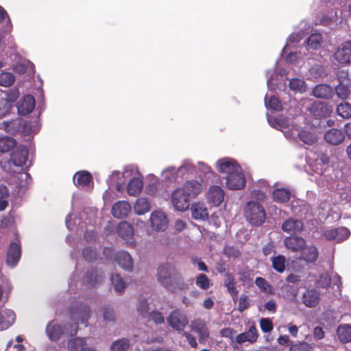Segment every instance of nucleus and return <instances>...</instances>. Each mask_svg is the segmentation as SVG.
Listing matches in <instances>:
<instances>
[{"mask_svg":"<svg viewBox=\"0 0 351 351\" xmlns=\"http://www.w3.org/2000/svg\"><path fill=\"white\" fill-rule=\"evenodd\" d=\"M130 345L129 339L123 338L114 341L110 348L114 351H126L129 348Z\"/></svg>","mask_w":351,"mask_h":351,"instance_id":"nucleus-42","label":"nucleus"},{"mask_svg":"<svg viewBox=\"0 0 351 351\" xmlns=\"http://www.w3.org/2000/svg\"><path fill=\"white\" fill-rule=\"evenodd\" d=\"M313 95L317 98L330 99L333 95V90L330 86L322 84L313 88Z\"/></svg>","mask_w":351,"mask_h":351,"instance_id":"nucleus-26","label":"nucleus"},{"mask_svg":"<svg viewBox=\"0 0 351 351\" xmlns=\"http://www.w3.org/2000/svg\"><path fill=\"white\" fill-rule=\"evenodd\" d=\"M16 141L10 136L0 138V152L7 153L16 147Z\"/></svg>","mask_w":351,"mask_h":351,"instance_id":"nucleus-31","label":"nucleus"},{"mask_svg":"<svg viewBox=\"0 0 351 351\" xmlns=\"http://www.w3.org/2000/svg\"><path fill=\"white\" fill-rule=\"evenodd\" d=\"M86 345V339L75 337L69 340L67 346L70 351H81L84 349Z\"/></svg>","mask_w":351,"mask_h":351,"instance_id":"nucleus-34","label":"nucleus"},{"mask_svg":"<svg viewBox=\"0 0 351 351\" xmlns=\"http://www.w3.org/2000/svg\"><path fill=\"white\" fill-rule=\"evenodd\" d=\"M111 283L117 293H123L125 289V282L119 274L111 276Z\"/></svg>","mask_w":351,"mask_h":351,"instance_id":"nucleus-37","label":"nucleus"},{"mask_svg":"<svg viewBox=\"0 0 351 351\" xmlns=\"http://www.w3.org/2000/svg\"><path fill=\"white\" fill-rule=\"evenodd\" d=\"M69 314L73 321L80 320L87 326L88 320L92 313L90 307L82 303H75L68 308Z\"/></svg>","mask_w":351,"mask_h":351,"instance_id":"nucleus-4","label":"nucleus"},{"mask_svg":"<svg viewBox=\"0 0 351 351\" xmlns=\"http://www.w3.org/2000/svg\"><path fill=\"white\" fill-rule=\"evenodd\" d=\"M316 284L319 288L328 289L331 284V278L326 273L322 274L317 280Z\"/></svg>","mask_w":351,"mask_h":351,"instance_id":"nucleus-48","label":"nucleus"},{"mask_svg":"<svg viewBox=\"0 0 351 351\" xmlns=\"http://www.w3.org/2000/svg\"><path fill=\"white\" fill-rule=\"evenodd\" d=\"M134 209L138 215H143L149 212L150 210V205L147 198H138L135 202Z\"/></svg>","mask_w":351,"mask_h":351,"instance_id":"nucleus-33","label":"nucleus"},{"mask_svg":"<svg viewBox=\"0 0 351 351\" xmlns=\"http://www.w3.org/2000/svg\"><path fill=\"white\" fill-rule=\"evenodd\" d=\"M223 190L219 186H212L209 188L208 199L214 206H218L223 200Z\"/></svg>","mask_w":351,"mask_h":351,"instance_id":"nucleus-21","label":"nucleus"},{"mask_svg":"<svg viewBox=\"0 0 351 351\" xmlns=\"http://www.w3.org/2000/svg\"><path fill=\"white\" fill-rule=\"evenodd\" d=\"M0 129L3 130L7 133L14 134L20 131L21 122L17 120L4 121L1 123Z\"/></svg>","mask_w":351,"mask_h":351,"instance_id":"nucleus-29","label":"nucleus"},{"mask_svg":"<svg viewBox=\"0 0 351 351\" xmlns=\"http://www.w3.org/2000/svg\"><path fill=\"white\" fill-rule=\"evenodd\" d=\"M21 256V246L20 243L12 242L8 249L6 263L10 267H15L19 263Z\"/></svg>","mask_w":351,"mask_h":351,"instance_id":"nucleus-11","label":"nucleus"},{"mask_svg":"<svg viewBox=\"0 0 351 351\" xmlns=\"http://www.w3.org/2000/svg\"><path fill=\"white\" fill-rule=\"evenodd\" d=\"M281 228L290 234H297L303 230L304 223L301 220L289 218L282 223Z\"/></svg>","mask_w":351,"mask_h":351,"instance_id":"nucleus-15","label":"nucleus"},{"mask_svg":"<svg viewBox=\"0 0 351 351\" xmlns=\"http://www.w3.org/2000/svg\"><path fill=\"white\" fill-rule=\"evenodd\" d=\"M289 87L291 90L303 92L306 90L305 82L299 78H293L289 81Z\"/></svg>","mask_w":351,"mask_h":351,"instance_id":"nucleus-47","label":"nucleus"},{"mask_svg":"<svg viewBox=\"0 0 351 351\" xmlns=\"http://www.w3.org/2000/svg\"><path fill=\"white\" fill-rule=\"evenodd\" d=\"M322 43V36L319 33L312 34L307 40V45L313 49H318Z\"/></svg>","mask_w":351,"mask_h":351,"instance_id":"nucleus-40","label":"nucleus"},{"mask_svg":"<svg viewBox=\"0 0 351 351\" xmlns=\"http://www.w3.org/2000/svg\"><path fill=\"white\" fill-rule=\"evenodd\" d=\"M302 300L306 306L315 307L319 302L320 293L315 289H308L304 292Z\"/></svg>","mask_w":351,"mask_h":351,"instance_id":"nucleus-16","label":"nucleus"},{"mask_svg":"<svg viewBox=\"0 0 351 351\" xmlns=\"http://www.w3.org/2000/svg\"><path fill=\"white\" fill-rule=\"evenodd\" d=\"M337 241L341 242L346 239H348L350 234V232L348 228L346 227H339L337 228Z\"/></svg>","mask_w":351,"mask_h":351,"instance_id":"nucleus-52","label":"nucleus"},{"mask_svg":"<svg viewBox=\"0 0 351 351\" xmlns=\"http://www.w3.org/2000/svg\"><path fill=\"white\" fill-rule=\"evenodd\" d=\"M151 225L156 230H165L167 226V219L161 211H154L150 217Z\"/></svg>","mask_w":351,"mask_h":351,"instance_id":"nucleus-19","label":"nucleus"},{"mask_svg":"<svg viewBox=\"0 0 351 351\" xmlns=\"http://www.w3.org/2000/svg\"><path fill=\"white\" fill-rule=\"evenodd\" d=\"M167 322L174 330L182 332L187 326L189 321L186 315L179 309L173 311L167 318Z\"/></svg>","mask_w":351,"mask_h":351,"instance_id":"nucleus-5","label":"nucleus"},{"mask_svg":"<svg viewBox=\"0 0 351 351\" xmlns=\"http://www.w3.org/2000/svg\"><path fill=\"white\" fill-rule=\"evenodd\" d=\"M256 285L261 289V291L273 294V291L271 285L268 282L262 277H257L255 280Z\"/></svg>","mask_w":351,"mask_h":351,"instance_id":"nucleus-44","label":"nucleus"},{"mask_svg":"<svg viewBox=\"0 0 351 351\" xmlns=\"http://www.w3.org/2000/svg\"><path fill=\"white\" fill-rule=\"evenodd\" d=\"M149 316L157 324L164 323L165 322V319L160 312L152 311L149 314Z\"/></svg>","mask_w":351,"mask_h":351,"instance_id":"nucleus-59","label":"nucleus"},{"mask_svg":"<svg viewBox=\"0 0 351 351\" xmlns=\"http://www.w3.org/2000/svg\"><path fill=\"white\" fill-rule=\"evenodd\" d=\"M236 333V331L232 328H224L220 330V335L226 338H229L231 340L233 339V336Z\"/></svg>","mask_w":351,"mask_h":351,"instance_id":"nucleus-60","label":"nucleus"},{"mask_svg":"<svg viewBox=\"0 0 351 351\" xmlns=\"http://www.w3.org/2000/svg\"><path fill=\"white\" fill-rule=\"evenodd\" d=\"M251 196L252 198L258 201V202H264L266 199V194L264 191L260 189H254L251 192Z\"/></svg>","mask_w":351,"mask_h":351,"instance_id":"nucleus-57","label":"nucleus"},{"mask_svg":"<svg viewBox=\"0 0 351 351\" xmlns=\"http://www.w3.org/2000/svg\"><path fill=\"white\" fill-rule=\"evenodd\" d=\"M337 335L339 339L343 343L351 341V326L343 325L338 327Z\"/></svg>","mask_w":351,"mask_h":351,"instance_id":"nucleus-32","label":"nucleus"},{"mask_svg":"<svg viewBox=\"0 0 351 351\" xmlns=\"http://www.w3.org/2000/svg\"><path fill=\"white\" fill-rule=\"evenodd\" d=\"M18 113L27 115L31 113L35 107V99L32 95H27L19 100L17 105Z\"/></svg>","mask_w":351,"mask_h":351,"instance_id":"nucleus-12","label":"nucleus"},{"mask_svg":"<svg viewBox=\"0 0 351 351\" xmlns=\"http://www.w3.org/2000/svg\"><path fill=\"white\" fill-rule=\"evenodd\" d=\"M334 56L341 64L351 63V41L343 43L335 51Z\"/></svg>","mask_w":351,"mask_h":351,"instance_id":"nucleus-10","label":"nucleus"},{"mask_svg":"<svg viewBox=\"0 0 351 351\" xmlns=\"http://www.w3.org/2000/svg\"><path fill=\"white\" fill-rule=\"evenodd\" d=\"M115 261L121 268L125 270L131 271L133 267L132 258L125 251L117 252L115 255Z\"/></svg>","mask_w":351,"mask_h":351,"instance_id":"nucleus-23","label":"nucleus"},{"mask_svg":"<svg viewBox=\"0 0 351 351\" xmlns=\"http://www.w3.org/2000/svg\"><path fill=\"white\" fill-rule=\"evenodd\" d=\"M337 113L343 119L351 117V105L348 102H341L337 107Z\"/></svg>","mask_w":351,"mask_h":351,"instance_id":"nucleus-38","label":"nucleus"},{"mask_svg":"<svg viewBox=\"0 0 351 351\" xmlns=\"http://www.w3.org/2000/svg\"><path fill=\"white\" fill-rule=\"evenodd\" d=\"M238 300V311L241 313L249 308L251 306V300L247 295L242 294Z\"/></svg>","mask_w":351,"mask_h":351,"instance_id":"nucleus-45","label":"nucleus"},{"mask_svg":"<svg viewBox=\"0 0 351 351\" xmlns=\"http://www.w3.org/2000/svg\"><path fill=\"white\" fill-rule=\"evenodd\" d=\"M143 186V180L141 178H133L128 184L127 191L130 196H136L142 191Z\"/></svg>","mask_w":351,"mask_h":351,"instance_id":"nucleus-27","label":"nucleus"},{"mask_svg":"<svg viewBox=\"0 0 351 351\" xmlns=\"http://www.w3.org/2000/svg\"><path fill=\"white\" fill-rule=\"evenodd\" d=\"M306 243V240L298 236H289L284 239L285 246L293 252H300Z\"/></svg>","mask_w":351,"mask_h":351,"instance_id":"nucleus-13","label":"nucleus"},{"mask_svg":"<svg viewBox=\"0 0 351 351\" xmlns=\"http://www.w3.org/2000/svg\"><path fill=\"white\" fill-rule=\"evenodd\" d=\"M319 256L317 248L314 245H306L300 251V259L307 263H315Z\"/></svg>","mask_w":351,"mask_h":351,"instance_id":"nucleus-18","label":"nucleus"},{"mask_svg":"<svg viewBox=\"0 0 351 351\" xmlns=\"http://www.w3.org/2000/svg\"><path fill=\"white\" fill-rule=\"evenodd\" d=\"M324 138L327 143L337 145L344 141L345 135L341 130L332 128L325 133Z\"/></svg>","mask_w":351,"mask_h":351,"instance_id":"nucleus-22","label":"nucleus"},{"mask_svg":"<svg viewBox=\"0 0 351 351\" xmlns=\"http://www.w3.org/2000/svg\"><path fill=\"white\" fill-rule=\"evenodd\" d=\"M246 220L254 226H261L266 219V212L263 205L256 201H249L244 207Z\"/></svg>","mask_w":351,"mask_h":351,"instance_id":"nucleus-2","label":"nucleus"},{"mask_svg":"<svg viewBox=\"0 0 351 351\" xmlns=\"http://www.w3.org/2000/svg\"><path fill=\"white\" fill-rule=\"evenodd\" d=\"M183 190L184 193L191 199L195 197L202 190V185L197 180H191L186 181L182 187L180 188Z\"/></svg>","mask_w":351,"mask_h":351,"instance_id":"nucleus-17","label":"nucleus"},{"mask_svg":"<svg viewBox=\"0 0 351 351\" xmlns=\"http://www.w3.org/2000/svg\"><path fill=\"white\" fill-rule=\"evenodd\" d=\"M12 105L5 99H0V119L10 113Z\"/></svg>","mask_w":351,"mask_h":351,"instance_id":"nucleus-51","label":"nucleus"},{"mask_svg":"<svg viewBox=\"0 0 351 351\" xmlns=\"http://www.w3.org/2000/svg\"><path fill=\"white\" fill-rule=\"evenodd\" d=\"M290 198L291 193L287 189H276L273 191V199L276 202L285 203L289 202Z\"/></svg>","mask_w":351,"mask_h":351,"instance_id":"nucleus-30","label":"nucleus"},{"mask_svg":"<svg viewBox=\"0 0 351 351\" xmlns=\"http://www.w3.org/2000/svg\"><path fill=\"white\" fill-rule=\"evenodd\" d=\"M117 233L123 239H130L134 234V228L132 225L126 221H122L117 226Z\"/></svg>","mask_w":351,"mask_h":351,"instance_id":"nucleus-28","label":"nucleus"},{"mask_svg":"<svg viewBox=\"0 0 351 351\" xmlns=\"http://www.w3.org/2000/svg\"><path fill=\"white\" fill-rule=\"evenodd\" d=\"M14 317L12 318V321L5 320L3 315L0 313V330L8 328L13 323Z\"/></svg>","mask_w":351,"mask_h":351,"instance_id":"nucleus-61","label":"nucleus"},{"mask_svg":"<svg viewBox=\"0 0 351 351\" xmlns=\"http://www.w3.org/2000/svg\"><path fill=\"white\" fill-rule=\"evenodd\" d=\"M260 326L264 332H271L274 328L272 322L268 318H262L260 320Z\"/></svg>","mask_w":351,"mask_h":351,"instance_id":"nucleus-56","label":"nucleus"},{"mask_svg":"<svg viewBox=\"0 0 351 351\" xmlns=\"http://www.w3.org/2000/svg\"><path fill=\"white\" fill-rule=\"evenodd\" d=\"M264 307L265 309H267L269 311L275 313L277 309V305L274 300H270L267 301Z\"/></svg>","mask_w":351,"mask_h":351,"instance_id":"nucleus-64","label":"nucleus"},{"mask_svg":"<svg viewBox=\"0 0 351 351\" xmlns=\"http://www.w3.org/2000/svg\"><path fill=\"white\" fill-rule=\"evenodd\" d=\"M102 278L101 275L97 274L96 269H91L88 271L84 278V281L89 285L93 286Z\"/></svg>","mask_w":351,"mask_h":351,"instance_id":"nucleus-39","label":"nucleus"},{"mask_svg":"<svg viewBox=\"0 0 351 351\" xmlns=\"http://www.w3.org/2000/svg\"><path fill=\"white\" fill-rule=\"evenodd\" d=\"M171 202L175 208L180 211L186 210L190 206V199L180 188L174 190L171 194Z\"/></svg>","mask_w":351,"mask_h":351,"instance_id":"nucleus-6","label":"nucleus"},{"mask_svg":"<svg viewBox=\"0 0 351 351\" xmlns=\"http://www.w3.org/2000/svg\"><path fill=\"white\" fill-rule=\"evenodd\" d=\"M258 337V333L255 325L250 327L249 330L245 332L241 333L236 336L235 341L237 343L241 344L246 341L250 343H255Z\"/></svg>","mask_w":351,"mask_h":351,"instance_id":"nucleus-20","label":"nucleus"},{"mask_svg":"<svg viewBox=\"0 0 351 351\" xmlns=\"http://www.w3.org/2000/svg\"><path fill=\"white\" fill-rule=\"evenodd\" d=\"M157 280L167 291L171 293L185 291L189 288L182 274L169 263H164L158 267Z\"/></svg>","mask_w":351,"mask_h":351,"instance_id":"nucleus-1","label":"nucleus"},{"mask_svg":"<svg viewBox=\"0 0 351 351\" xmlns=\"http://www.w3.org/2000/svg\"><path fill=\"white\" fill-rule=\"evenodd\" d=\"M337 231L336 228L327 230L324 232V236L328 241L337 240Z\"/></svg>","mask_w":351,"mask_h":351,"instance_id":"nucleus-62","label":"nucleus"},{"mask_svg":"<svg viewBox=\"0 0 351 351\" xmlns=\"http://www.w3.org/2000/svg\"><path fill=\"white\" fill-rule=\"evenodd\" d=\"M103 317L105 320L113 321L114 320L115 315L114 311L110 306H105L103 308Z\"/></svg>","mask_w":351,"mask_h":351,"instance_id":"nucleus-58","label":"nucleus"},{"mask_svg":"<svg viewBox=\"0 0 351 351\" xmlns=\"http://www.w3.org/2000/svg\"><path fill=\"white\" fill-rule=\"evenodd\" d=\"M275 245L273 242H269L263 247V253L264 255L267 256L271 253L275 252Z\"/></svg>","mask_w":351,"mask_h":351,"instance_id":"nucleus-63","label":"nucleus"},{"mask_svg":"<svg viewBox=\"0 0 351 351\" xmlns=\"http://www.w3.org/2000/svg\"><path fill=\"white\" fill-rule=\"evenodd\" d=\"M238 275L239 280L243 283L249 282L252 280V272L248 269V268L241 269L238 272Z\"/></svg>","mask_w":351,"mask_h":351,"instance_id":"nucleus-55","label":"nucleus"},{"mask_svg":"<svg viewBox=\"0 0 351 351\" xmlns=\"http://www.w3.org/2000/svg\"><path fill=\"white\" fill-rule=\"evenodd\" d=\"M191 213L195 219L206 220L208 218V209L202 202H197L192 205Z\"/></svg>","mask_w":351,"mask_h":351,"instance_id":"nucleus-25","label":"nucleus"},{"mask_svg":"<svg viewBox=\"0 0 351 351\" xmlns=\"http://www.w3.org/2000/svg\"><path fill=\"white\" fill-rule=\"evenodd\" d=\"M15 81L14 75L9 72H2L0 73V86L8 87L12 86Z\"/></svg>","mask_w":351,"mask_h":351,"instance_id":"nucleus-43","label":"nucleus"},{"mask_svg":"<svg viewBox=\"0 0 351 351\" xmlns=\"http://www.w3.org/2000/svg\"><path fill=\"white\" fill-rule=\"evenodd\" d=\"M335 92L337 95L343 99H346L350 94L349 86L342 82H339V84L335 87Z\"/></svg>","mask_w":351,"mask_h":351,"instance_id":"nucleus-46","label":"nucleus"},{"mask_svg":"<svg viewBox=\"0 0 351 351\" xmlns=\"http://www.w3.org/2000/svg\"><path fill=\"white\" fill-rule=\"evenodd\" d=\"M132 207L127 201H118L114 203L112 207V215L117 219H123L129 215Z\"/></svg>","mask_w":351,"mask_h":351,"instance_id":"nucleus-14","label":"nucleus"},{"mask_svg":"<svg viewBox=\"0 0 351 351\" xmlns=\"http://www.w3.org/2000/svg\"><path fill=\"white\" fill-rule=\"evenodd\" d=\"M224 286L226 287L227 291L231 295L232 300L236 302L238 299V290L237 289V282L225 284Z\"/></svg>","mask_w":351,"mask_h":351,"instance_id":"nucleus-53","label":"nucleus"},{"mask_svg":"<svg viewBox=\"0 0 351 351\" xmlns=\"http://www.w3.org/2000/svg\"><path fill=\"white\" fill-rule=\"evenodd\" d=\"M78 329L77 323L65 324L64 327H62L61 325L54 323L52 321L47 324L46 326V333L51 341H56L60 339L64 334L70 337L75 336L77 333Z\"/></svg>","mask_w":351,"mask_h":351,"instance_id":"nucleus-3","label":"nucleus"},{"mask_svg":"<svg viewBox=\"0 0 351 351\" xmlns=\"http://www.w3.org/2000/svg\"><path fill=\"white\" fill-rule=\"evenodd\" d=\"M29 156L28 149L24 145H19L10 154V161L16 167L25 165Z\"/></svg>","mask_w":351,"mask_h":351,"instance_id":"nucleus-9","label":"nucleus"},{"mask_svg":"<svg viewBox=\"0 0 351 351\" xmlns=\"http://www.w3.org/2000/svg\"><path fill=\"white\" fill-rule=\"evenodd\" d=\"M149 304L145 299H140L137 304V311L142 317H145L149 313Z\"/></svg>","mask_w":351,"mask_h":351,"instance_id":"nucleus-50","label":"nucleus"},{"mask_svg":"<svg viewBox=\"0 0 351 351\" xmlns=\"http://www.w3.org/2000/svg\"><path fill=\"white\" fill-rule=\"evenodd\" d=\"M225 179L226 185L229 189L239 190L243 189L245 186V178L242 169L226 176Z\"/></svg>","mask_w":351,"mask_h":351,"instance_id":"nucleus-7","label":"nucleus"},{"mask_svg":"<svg viewBox=\"0 0 351 351\" xmlns=\"http://www.w3.org/2000/svg\"><path fill=\"white\" fill-rule=\"evenodd\" d=\"M92 175L88 171H78L73 177V182L78 188H84L88 186L92 182Z\"/></svg>","mask_w":351,"mask_h":351,"instance_id":"nucleus-24","label":"nucleus"},{"mask_svg":"<svg viewBox=\"0 0 351 351\" xmlns=\"http://www.w3.org/2000/svg\"><path fill=\"white\" fill-rule=\"evenodd\" d=\"M273 268L278 273H282L285 269L286 258L283 255H278L271 258Z\"/></svg>","mask_w":351,"mask_h":351,"instance_id":"nucleus-35","label":"nucleus"},{"mask_svg":"<svg viewBox=\"0 0 351 351\" xmlns=\"http://www.w3.org/2000/svg\"><path fill=\"white\" fill-rule=\"evenodd\" d=\"M82 256L88 262H92L96 259L97 253L91 247H87L83 250Z\"/></svg>","mask_w":351,"mask_h":351,"instance_id":"nucleus-54","label":"nucleus"},{"mask_svg":"<svg viewBox=\"0 0 351 351\" xmlns=\"http://www.w3.org/2000/svg\"><path fill=\"white\" fill-rule=\"evenodd\" d=\"M266 105L267 107L276 111H280L282 109L281 101L277 97L274 95L269 98Z\"/></svg>","mask_w":351,"mask_h":351,"instance_id":"nucleus-49","label":"nucleus"},{"mask_svg":"<svg viewBox=\"0 0 351 351\" xmlns=\"http://www.w3.org/2000/svg\"><path fill=\"white\" fill-rule=\"evenodd\" d=\"M195 285L201 289L207 290L210 287V282L206 274H199L195 277Z\"/></svg>","mask_w":351,"mask_h":351,"instance_id":"nucleus-41","label":"nucleus"},{"mask_svg":"<svg viewBox=\"0 0 351 351\" xmlns=\"http://www.w3.org/2000/svg\"><path fill=\"white\" fill-rule=\"evenodd\" d=\"M217 169L221 173L230 175L241 170V166L234 160L230 158H222L217 162Z\"/></svg>","mask_w":351,"mask_h":351,"instance_id":"nucleus-8","label":"nucleus"},{"mask_svg":"<svg viewBox=\"0 0 351 351\" xmlns=\"http://www.w3.org/2000/svg\"><path fill=\"white\" fill-rule=\"evenodd\" d=\"M299 138L307 145H313L317 141V135L306 130H301L298 133Z\"/></svg>","mask_w":351,"mask_h":351,"instance_id":"nucleus-36","label":"nucleus"}]
</instances>
